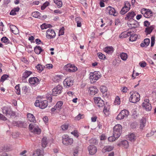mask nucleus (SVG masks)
<instances>
[{
	"label": "nucleus",
	"instance_id": "nucleus-23",
	"mask_svg": "<svg viewBox=\"0 0 156 156\" xmlns=\"http://www.w3.org/2000/svg\"><path fill=\"white\" fill-rule=\"evenodd\" d=\"M104 51L107 53L111 54L113 52L114 48L112 46L107 47L104 48Z\"/></svg>",
	"mask_w": 156,
	"mask_h": 156
},
{
	"label": "nucleus",
	"instance_id": "nucleus-6",
	"mask_svg": "<svg viewBox=\"0 0 156 156\" xmlns=\"http://www.w3.org/2000/svg\"><path fill=\"white\" fill-rule=\"evenodd\" d=\"M73 140L70 138L67 135H64L62 136V143L66 145H71L73 143Z\"/></svg>",
	"mask_w": 156,
	"mask_h": 156
},
{
	"label": "nucleus",
	"instance_id": "nucleus-5",
	"mask_svg": "<svg viewBox=\"0 0 156 156\" xmlns=\"http://www.w3.org/2000/svg\"><path fill=\"white\" fill-rule=\"evenodd\" d=\"M29 128L32 132L35 134H39L41 132V129L39 128L38 125L34 123L30 124L29 125Z\"/></svg>",
	"mask_w": 156,
	"mask_h": 156
},
{
	"label": "nucleus",
	"instance_id": "nucleus-36",
	"mask_svg": "<svg viewBox=\"0 0 156 156\" xmlns=\"http://www.w3.org/2000/svg\"><path fill=\"white\" fill-rule=\"evenodd\" d=\"M32 73L31 71L26 70L23 73V77L24 79H26Z\"/></svg>",
	"mask_w": 156,
	"mask_h": 156
},
{
	"label": "nucleus",
	"instance_id": "nucleus-2",
	"mask_svg": "<svg viewBox=\"0 0 156 156\" xmlns=\"http://www.w3.org/2000/svg\"><path fill=\"white\" fill-rule=\"evenodd\" d=\"M131 95L129 100L130 102L133 103H136L140 100V95L137 93L133 91L130 93Z\"/></svg>",
	"mask_w": 156,
	"mask_h": 156
},
{
	"label": "nucleus",
	"instance_id": "nucleus-47",
	"mask_svg": "<svg viewBox=\"0 0 156 156\" xmlns=\"http://www.w3.org/2000/svg\"><path fill=\"white\" fill-rule=\"evenodd\" d=\"M120 103V98L118 96H117L114 101V104L116 105H119Z\"/></svg>",
	"mask_w": 156,
	"mask_h": 156
},
{
	"label": "nucleus",
	"instance_id": "nucleus-62",
	"mask_svg": "<svg viewBox=\"0 0 156 156\" xmlns=\"http://www.w3.org/2000/svg\"><path fill=\"white\" fill-rule=\"evenodd\" d=\"M45 67L48 69H52L53 67V65L52 64H47L45 65Z\"/></svg>",
	"mask_w": 156,
	"mask_h": 156
},
{
	"label": "nucleus",
	"instance_id": "nucleus-15",
	"mask_svg": "<svg viewBox=\"0 0 156 156\" xmlns=\"http://www.w3.org/2000/svg\"><path fill=\"white\" fill-rule=\"evenodd\" d=\"M106 12L110 15L116 16L117 15V12L114 8L111 6H108L106 9Z\"/></svg>",
	"mask_w": 156,
	"mask_h": 156
},
{
	"label": "nucleus",
	"instance_id": "nucleus-39",
	"mask_svg": "<svg viewBox=\"0 0 156 156\" xmlns=\"http://www.w3.org/2000/svg\"><path fill=\"white\" fill-rule=\"evenodd\" d=\"M20 10L19 7H16L15 8L13 9L10 12V15H14L16 14V12H18Z\"/></svg>",
	"mask_w": 156,
	"mask_h": 156
},
{
	"label": "nucleus",
	"instance_id": "nucleus-49",
	"mask_svg": "<svg viewBox=\"0 0 156 156\" xmlns=\"http://www.w3.org/2000/svg\"><path fill=\"white\" fill-rule=\"evenodd\" d=\"M1 41L2 42L6 43V44H7L9 43V41L8 39V38L5 37H3L1 39Z\"/></svg>",
	"mask_w": 156,
	"mask_h": 156
},
{
	"label": "nucleus",
	"instance_id": "nucleus-45",
	"mask_svg": "<svg viewBox=\"0 0 156 156\" xmlns=\"http://www.w3.org/2000/svg\"><path fill=\"white\" fill-rule=\"evenodd\" d=\"M123 7H124L127 9H130V4L129 2L128 1H126L124 2V6Z\"/></svg>",
	"mask_w": 156,
	"mask_h": 156
},
{
	"label": "nucleus",
	"instance_id": "nucleus-37",
	"mask_svg": "<svg viewBox=\"0 0 156 156\" xmlns=\"http://www.w3.org/2000/svg\"><path fill=\"white\" fill-rule=\"evenodd\" d=\"M34 50L35 53L37 54H40L42 51L41 48L39 46H36Z\"/></svg>",
	"mask_w": 156,
	"mask_h": 156
},
{
	"label": "nucleus",
	"instance_id": "nucleus-21",
	"mask_svg": "<svg viewBox=\"0 0 156 156\" xmlns=\"http://www.w3.org/2000/svg\"><path fill=\"white\" fill-rule=\"evenodd\" d=\"M114 148L112 146H105L102 149V151L103 153L106 152H109L112 150Z\"/></svg>",
	"mask_w": 156,
	"mask_h": 156
},
{
	"label": "nucleus",
	"instance_id": "nucleus-56",
	"mask_svg": "<svg viewBox=\"0 0 156 156\" xmlns=\"http://www.w3.org/2000/svg\"><path fill=\"white\" fill-rule=\"evenodd\" d=\"M109 109V107L108 106V107H106L105 106L104 109L103 110L104 113L106 115H107L108 114V112Z\"/></svg>",
	"mask_w": 156,
	"mask_h": 156
},
{
	"label": "nucleus",
	"instance_id": "nucleus-4",
	"mask_svg": "<svg viewBox=\"0 0 156 156\" xmlns=\"http://www.w3.org/2000/svg\"><path fill=\"white\" fill-rule=\"evenodd\" d=\"M34 105L36 107H39L41 109H44L48 106V101L47 100L42 101L41 99L37 100Z\"/></svg>",
	"mask_w": 156,
	"mask_h": 156
},
{
	"label": "nucleus",
	"instance_id": "nucleus-61",
	"mask_svg": "<svg viewBox=\"0 0 156 156\" xmlns=\"http://www.w3.org/2000/svg\"><path fill=\"white\" fill-rule=\"evenodd\" d=\"M68 125L66 124H63L61 126L62 129L63 130H65L68 129Z\"/></svg>",
	"mask_w": 156,
	"mask_h": 156
},
{
	"label": "nucleus",
	"instance_id": "nucleus-51",
	"mask_svg": "<svg viewBox=\"0 0 156 156\" xmlns=\"http://www.w3.org/2000/svg\"><path fill=\"white\" fill-rule=\"evenodd\" d=\"M100 90L103 93L106 92L107 90V87L104 86H101L100 87Z\"/></svg>",
	"mask_w": 156,
	"mask_h": 156
},
{
	"label": "nucleus",
	"instance_id": "nucleus-42",
	"mask_svg": "<svg viewBox=\"0 0 156 156\" xmlns=\"http://www.w3.org/2000/svg\"><path fill=\"white\" fill-rule=\"evenodd\" d=\"M121 145L125 148H127L129 147V144L126 140H124L121 141Z\"/></svg>",
	"mask_w": 156,
	"mask_h": 156
},
{
	"label": "nucleus",
	"instance_id": "nucleus-25",
	"mask_svg": "<svg viewBox=\"0 0 156 156\" xmlns=\"http://www.w3.org/2000/svg\"><path fill=\"white\" fill-rule=\"evenodd\" d=\"M9 27L12 32L14 34H18L19 32V30L17 27L13 25H11Z\"/></svg>",
	"mask_w": 156,
	"mask_h": 156
},
{
	"label": "nucleus",
	"instance_id": "nucleus-31",
	"mask_svg": "<svg viewBox=\"0 0 156 156\" xmlns=\"http://www.w3.org/2000/svg\"><path fill=\"white\" fill-rule=\"evenodd\" d=\"M150 43V40L148 38H146L144 40V43L140 44V46L142 47H144L145 45L147 46L149 45Z\"/></svg>",
	"mask_w": 156,
	"mask_h": 156
},
{
	"label": "nucleus",
	"instance_id": "nucleus-57",
	"mask_svg": "<svg viewBox=\"0 0 156 156\" xmlns=\"http://www.w3.org/2000/svg\"><path fill=\"white\" fill-rule=\"evenodd\" d=\"M71 133L73 134L75 137H78L79 136V134L78 131L76 130H74Z\"/></svg>",
	"mask_w": 156,
	"mask_h": 156
},
{
	"label": "nucleus",
	"instance_id": "nucleus-14",
	"mask_svg": "<svg viewBox=\"0 0 156 156\" xmlns=\"http://www.w3.org/2000/svg\"><path fill=\"white\" fill-rule=\"evenodd\" d=\"M62 87L60 85H58L52 90V94L53 96H56L57 94H61L62 92Z\"/></svg>",
	"mask_w": 156,
	"mask_h": 156
},
{
	"label": "nucleus",
	"instance_id": "nucleus-12",
	"mask_svg": "<svg viewBox=\"0 0 156 156\" xmlns=\"http://www.w3.org/2000/svg\"><path fill=\"white\" fill-rule=\"evenodd\" d=\"M142 106L147 111H150L152 109V106L149 103V100L148 99L144 100L142 104Z\"/></svg>",
	"mask_w": 156,
	"mask_h": 156
},
{
	"label": "nucleus",
	"instance_id": "nucleus-16",
	"mask_svg": "<svg viewBox=\"0 0 156 156\" xmlns=\"http://www.w3.org/2000/svg\"><path fill=\"white\" fill-rule=\"evenodd\" d=\"M127 24L128 27L130 29L136 28L139 25L137 21L133 19H131V21L128 22Z\"/></svg>",
	"mask_w": 156,
	"mask_h": 156
},
{
	"label": "nucleus",
	"instance_id": "nucleus-22",
	"mask_svg": "<svg viewBox=\"0 0 156 156\" xmlns=\"http://www.w3.org/2000/svg\"><path fill=\"white\" fill-rule=\"evenodd\" d=\"M27 117L28 120L30 122L34 123L36 122L35 117L32 114L30 113L27 114Z\"/></svg>",
	"mask_w": 156,
	"mask_h": 156
},
{
	"label": "nucleus",
	"instance_id": "nucleus-19",
	"mask_svg": "<svg viewBox=\"0 0 156 156\" xmlns=\"http://www.w3.org/2000/svg\"><path fill=\"white\" fill-rule=\"evenodd\" d=\"M29 82L31 84L37 85L39 82V79L36 77L30 78L29 79Z\"/></svg>",
	"mask_w": 156,
	"mask_h": 156
},
{
	"label": "nucleus",
	"instance_id": "nucleus-18",
	"mask_svg": "<svg viewBox=\"0 0 156 156\" xmlns=\"http://www.w3.org/2000/svg\"><path fill=\"white\" fill-rule=\"evenodd\" d=\"M88 149L90 154L92 155L94 154L97 151L96 147L93 145L89 146L88 147Z\"/></svg>",
	"mask_w": 156,
	"mask_h": 156
},
{
	"label": "nucleus",
	"instance_id": "nucleus-24",
	"mask_svg": "<svg viewBox=\"0 0 156 156\" xmlns=\"http://www.w3.org/2000/svg\"><path fill=\"white\" fill-rule=\"evenodd\" d=\"M131 32L129 31L126 32V31L122 33L119 36V37L120 38H123L126 37L130 36L131 34Z\"/></svg>",
	"mask_w": 156,
	"mask_h": 156
},
{
	"label": "nucleus",
	"instance_id": "nucleus-17",
	"mask_svg": "<svg viewBox=\"0 0 156 156\" xmlns=\"http://www.w3.org/2000/svg\"><path fill=\"white\" fill-rule=\"evenodd\" d=\"M55 31L51 29H48L47 31L46 36L48 38H53L55 37Z\"/></svg>",
	"mask_w": 156,
	"mask_h": 156
},
{
	"label": "nucleus",
	"instance_id": "nucleus-40",
	"mask_svg": "<svg viewBox=\"0 0 156 156\" xmlns=\"http://www.w3.org/2000/svg\"><path fill=\"white\" fill-rule=\"evenodd\" d=\"M41 14L40 13L37 11L34 12L32 13V16L35 18H39L40 19Z\"/></svg>",
	"mask_w": 156,
	"mask_h": 156
},
{
	"label": "nucleus",
	"instance_id": "nucleus-50",
	"mask_svg": "<svg viewBox=\"0 0 156 156\" xmlns=\"http://www.w3.org/2000/svg\"><path fill=\"white\" fill-rule=\"evenodd\" d=\"M118 138H116L115 136L114 137L113 136H113L110 137H109L108 138V140L110 142H113L115 141V140L117 139Z\"/></svg>",
	"mask_w": 156,
	"mask_h": 156
},
{
	"label": "nucleus",
	"instance_id": "nucleus-1",
	"mask_svg": "<svg viewBox=\"0 0 156 156\" xmlns=\"http://www.w3.org/2000/svg\"><path fill=\"white\" fill-rule=\"evenodd\" d=\"M89 79L91 83H93L98 80L101 77L100 73L98 71L91 72L89 74Z\"/></svg>",
	"mask_w": 156,
	"mask_h": 156
},
{
	"label": "nucleus",
	"instance_id": "nucleus-7",
	"mask_svg": "<svg viewBox=\"0 0 156 156\" xmlns=\"http://www.w3.org/2000/svg\"><path fill=\"white\" fill-rule=\"evenodd\" d=\"M141 12L145 17L147 18H150L153 14V12L150 9L145 8L141 9Z\"/></svg>",
	"mask_w": 156,
	"mask_h": 156
},
{
	"label": "nucleus",
	"instance_id": "nucleus-52",
	"mask_svg": "<svg viewBox=\"0 0 156 156\" xmlns=\"http://www.w3.org/2000/svg\"><path fill=\"white\" fill-rule=\"evenodd\" d=\"M49 3L47 1L45 2L43 5L41 6V9L42 10H44L47 6L48 5Z\"/></svg>",
	"mask_w": 156,
	"mask_h": 156
},
{
	"label": "nucleus",
	"instance_id": "nucleus-26",
	"mask_svg": "<svg viewBox=\"0 0 156 156\" xmlns=\"http://www.w3.org/2000/svg\"><path fill=\"white\" fill-rule=\"evenodd\" d=\"M44 151L37 149L33 154V156H44Z\"/></svg>",
	"mask_w": 156,
	"mask_h": 156
},
{
	"label": "nucleus",
	"instance_id": "nucleus-32",
	"mask_svg": "<svg viewBox=\"0 0 156 156\" xmlns=\"http://www.w3.org/2000/svg\"><path fill=\"white\" fill-rule=\"evenodd\" d=\"M47 138L46 137H44L42 140V145L43 147H45L48 143Z\"/></svg>",
	"mask_w": 156,
	"mask_h": 156
},
{
	"label": "nucleus",
	"instance_id": "nucleus-55",
	"mask_svg": "<svg viewBox=\"0 0 156 156\" xmlns=\"http://www.w3.org/2000/svg\"><path fill=\"white\" fill-rule=\"evenodd\" d=\"M97 106L99 107H103L104 105V101L102 100H100L98 103L97 104Z\"/></svg>",
	"mask_w": 156,
	"mask_h": 156
},
{
	"label": "nucleus",
	"instance_id": "nucleus-64",
	"mask_svg": "<svg viewBox=\"0 0 156 156\" xmlns=\"http://www.w3.org/2000/svg\"><path fill=\"white\" fill-rule=\"evenodd\" d=\"M121 90L123 93H126L127 92V88L126 87H123L121 88Z\"/></svg>",
	"mask_w": 156,
	"mask_h": 156
},
{
	"label": "nucleus",
	"instance_id": "nucleus-38",
	"mask_svg": "<svg viewBox=\"0 0 156 156\" xmlns=\"http://www.w3.org/2000/svg\"><path fill=\"white\" fill-rule=\"evenodd\" d=\"M54 1L58 8H60L62 6V3L61 0H54Z\"/></svg>",
	"mask_w": 156,
	"mask_h": 156
},
{
	"label": "nucleus",
	"instance_id": "nucleus-53",
	"mask_svg": "<svg viewBox=\"0 0 156 156\" xmlns=\"http://www.w3.org/2000/svg\"><path fill=\"white\" fill-rule=\"evenodd\" d=\"M84 117V116L83 115L79 114L75 117V119L76 120H79L80 119H83Z\"/></svg>",
	"mask_w": 156,
	"mask_h": 156
},
{
	"label": "nucleus",
	"instance_id": "nucleus-13",
	"mask_svg": "<svg viewBox=\"0 0 156 156\" xmlns=\"http://www.w3.org/2000/svg\"><path fill=\"white\" fill-rule=\"evenodd\" d=\"M62 104L63 102L62 101L58 102L51 109V112H53L55 111L57 113L59 112L60 111Z\"/></svg>",
	"mask_w": 156,
	"mask_h": 156
},
{
	"label": "nucleus",
	"instance_id": "nucleus-43",
	"mask_svg": "<svg viewBox=\"0 0 156 156\" xmlns=\"http://www.w3.org/2000/svg\"><path fill=\"white\" fill-rule=\"evenodd\" d=\"M137 36L136 34H134L133 35L131 34L129 39V41H136L137 38Z\"/></svg>",
	"mask_w": 156,
	"mask_h": 156
},
{
	"label": "nucleus",
	"instance_id": "nucleus-44",
	"mask_svg": "<svg viewBox=\"0 0 156 156\" xmlns=\"http://www.w3.org/2000/svg\"><path fill=\"white\" fill-rule=\"evenodd\" d=\"M61 76L60 75H57L55 76L53 80L54 82H58L61 79Z\"/></svg>",
	"mask_w": 156,
	"mask_h": 156
},
{
	"label": "nucleus",
	"instance_id": "nucleus-60",
	"mask_svg": "<svg viewBox=\"0 0 156 156\" xmlns=\"http://www.w3.org/2000/svg\"><path fill=\"white\" fill-rule=\"evenodd\" d=\"M64 28L63 27H62L59 30V35H63L64 34Z\"/></svg>",
	"mask_w": 156,
	"mask_h": 156
},
{
	"label": "nucleus",
	"instance_id": "nucleus-63",
	"mask_svg": "<svg viewBox=\"0 0 156 156\" xmlns=\"http://www.w3.org/2000/svg\"><path fill=\"white\" fill-rule=\"evenodd\" d=\"M0 119L3 120H6L7 119L6 117L4 116L2 114L0 113Z\"/></svg>",
	"mask_w": 156,
	"mask_h": 156
},
{
	"label": "nucleus",
	"instance_id": "nucleus-59",
	"mask_svg": "<svg viewBox=\"0 0 156 156\" xmlns=\"http://www.w3.org/2000/svg\"><path fill=\"white\" fill-rule=\"evenodd\" d=\"M8 76L6 74L3 75L1 77V81L2 82L4 81Z\"/></svg>",
	"mask_w": 156,
	"mask_h": 156
},
{
	"label": "nucleus",
	"instance_id": "nucleus-29",
	"mask_svg": "<svg viewBox=\"0 0 156 156\" xmlns=\"http://www.w3.org/2000/svg\"><path fill=\"white\" fill-rule=\"evenodd\" d=\"M135 15L134 12L133 11L129 12L127 14L126 18L127 19L130 18L131 20V19H132Z\"/></svg>",
	"mask_w": 156,
	"mask_h": 156
},
{
	"label": "nucleus",
	"instance_id": "nucleus-10",
	"mask_svg": "<svg viewBox=\"0 0 156 156\" xmlns=\"http://www.w3.org/2000/svg\"><path fill=\"white\" fill-rule=\"evenodd\" d=\"M2 111L3 113L5 114L6 116L10 115L11 116L15 115V112L12 111L9 108L4 107L2 108Z\"/></svg>",
	"mask_w": 156,
	"mask_h": 156
},
{
	"label": "nucleus",
	"instance_id": "nucleus-46",
	"mask_svg": "<svg viewBox=\"0 0 156 156\" xmlns=\"http://www.w3.org/2000/svg\"><path fill=\"white\" fill-rule=\"evenodd\" d=\"M129 9H127L122 7L121 10L120 11V13L122 15L125 14L127 12Z\"/></svg>",
	"mask_w": 156,
	"mask_h": 156
},
{
	"label": "nucleus",
	"instance_id": "nucleus-9",
	"mask_svg": "<svg viewBox=\"0 0 156 156\" xmlns=\"http://www.w3.org/2000/svg\"><path fill=\"white\" fill-rule=\"evenodd\" d=\"M64 69L68 72H75L77 70V68L76 66L71 64H68L66 65L65 66Z\"/></svg>",
	"mask_w": 156,
	"mask_h": 156
},
{
	"label": "nucleus",
	"instance_id": "nucleus-33",
	"mask_svg": "<svg viewBox=\"0 0 156 156\" xmlns=\"http://www.w3.org/2000/svg\"><path fill=\"white\" fill-rule=\"evenodd\" d=\"M154 29V27L152 26H151L149 27L146 28L145 32L147 33V34H150L152 31Z\"/></svg>",
	"mask_w": 156,
	"mask_h": 156
},
{
	"label": "nucleus",
	"instance_id": "nucleus-41",
	"mask_svg": "<svg viewBox=\"0 0 156 156\" xmlns=\"http://www.w3.org/2000/svg\"><path fill=\"white\" fill-rule=\"evenodd\" d=\"M127 55L126 53L122 52L120 54V57L124 61H126V60L127 58Z\"/></svg>",
	"mask_w": 156,
	"mask_h": 156
},
{
	"label": "nucleus",
	"instance_id": "nucleus-27",
	"mask_svg": "<svg viewBox=\"0 0 156 156\" xmlns=\"http://www.w3.org/2000/svg\"><path fill=\"white\" fill-rule=\"evenodd\" d=\"M146 122V119L145 118H143L140 120V128L141 129H143L145 126Z\"/></svg>",
	"mask_w": 156,
	"mask_h": 156
},
{
	"label": "nucleus",
	"instance_id": "nucleus-8",
	"mask_svg": "<svg viewBox=\"0 0 156 156\" xmlns=\"http://www.w3.org/2000/svg\"><path fill=\"white\" fill-rule=\"evenodd\" d=\"M73 82L74 81L72 78H67L63 81L64 86L66 88H68L73 85Z\"/></svg>",
	"mask_w": 156,
	"mask_h": 156
},
{
	"label": "nucleus",
	"instance_id": "nucleus-11",
	"mask_svg": "<svg viewBox=\"0 0 156 156\" xmlns=\"http://www.w3.org/2000/svg\"><path fill=\"white\" fill-rule=\"evenodd\" d=\"M129 115V112L126 110H123L116 117L117 119H122Z\"/></svg>",
	"mask_w": 156,
	"mask_h": 156
},
{
	"label": "nucleus",
	"instance_id": "nucleus-28",
	"mask_svg": "<svg viewBox=\"0 0 156 156\" xmlns=\"http://www.w3.org/2000/svg\"><path fill=\"white\" fill-rule=\"evenodd\" d=\"M136 136L133 133H131L128 135V139L131 141H133L136 140Z\"/></svg>",
	"mask_w": 156,
	"mask_h": 156
},
{
	"label": "nucleus",
	"instance_id": "nucleus-58",
	"mask_svg": "<svg viewBox=\"0 0 156 156\" xmlns=\"http://www.w3.org/2000/svg\"><path fill=\"white\" fill-rule=\"evenodd\" d=\"M94 102L96 104L98 103V102L100 101V100H102L101 98L100 97H94Z\"/></svg>",
	"mask_w": 156,
	"mask_h": 156
},
{
	"label": "nucleus",
	"instance_id": "nucleus-3",
	"mask_svg": "<svg viewBox=\"0 0 156 156\" xmlns=\"http://www.w3.org/2000/svg\"><path fill=\"white\" fill-rule=\"evenodd\" d=\"M122 126L120 124L116 125L113 128V134L114 137L119 138L122 132Z\"/></svg>",
	"mask_w": 156,
	"mask_h": 156
},
{
	"label": "nucleus",
	"instance_id": "nucleus-54",
	"mask_svg": "<svg viewBox=\"0 0 156 156\" xmlns=\"http://www.w3.org/2000/svg\"><path fill=\"white\" fill-rule=\"evenodd\" d=\"M98 57L101 59H104L105 58V55L100 52L98 53Z\"/></svg>",
	"mask_w": 156,
	"mask_h": 156
},
{
	"label": "nucleus",
	"instance_id": "nucleus-35",
	"mask_svg": "<svg viewBox=\"0 0 156 156\" xmlns=\"http://www.w3.org/2000/svg\"><path fill=\"white\" fill-rule=\"evenodd\" d=\"M36 68L37 69L39 73H41L44 69L45 67L41 65L40 64H38L36 66Z\"/></svg>",
	"mask_w": 156,
	"mask_h": 156
},
{
	"label": "nucleus",
	"instance_id": "nucleus-48",
	"mask_svg": "<svg viewBox=\"0 0 156 156\" xmlns=\"http://www.w3.org/2000/svg\"><path fill=\"white\" fill-rule=\"evenodd\" d=\"M16 92L17 94H20V88L19 85H16L15 87Z\"/></svg>",
	"mask_w": 156,
	"mask_h": 156
},
{
	"label": "nucleus",
	"instance_id": "nucleus-30",
	"mask_svg": "<svg viewBox=\"0 0 156 156\" xmlns=\"http://www.w3.org/2000/svg\"><path fill=\"white\" fill-rule=\"evenodd\" d=\"M82 19L80 17H77L75 18V21L76 22L77 27H80L81 26Z\"/></svg>",
	"mask_w": 156,
	"mask_h": 156
},
{
	"label": "nucleus",
	"instance_id": "nucleus-34",
	"mask_svg": "<svg viewBox=\"0 0 156 156\" xmlns=\"http://www.w3.org/2000/svg\"><path fill=\"white\" fill-rule=\"evenodd\" d=\"M52 27V26L50 24H47L45 23L43 24L41 26V28L42 30L46 29L48 28Z\"/></svg>",
	"mask_w": 156,
	"mask_h": 156
},
{
	"label": "nucleus",
	"instance_id": "nucleus-20",
	"mask_svg": "<svg viewBox=\"0 0 156 156\" xmlns=\"http://www.w3.org/2000/svg\"><path fill=\"white\" fill-rule=\"evenodd\" d=\"M98 89L96 87H90L89 89V92L91 95H94L98 92Z\"/></svg>",
	"mask_w": 156,
	"mask_h": 156
}]
</instances>
